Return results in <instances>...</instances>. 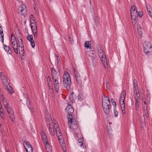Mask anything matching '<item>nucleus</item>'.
Returning a JSON list of instances; mask_svg holds the SVG:
<instances>
[{
    "instance_id": "obj_14",
    "label": "nucleus",
    "mask_w": 152,
    "mask_h": 152,
    "mask_svg": "<svg viewBox=\"0 0 152 152\" xmlns=\"http://www.w3.org/2000/svg\"><path fill=\"white\" fill-rule=\"evenodd\" d=\"M41 138L44 144L48 143L47 136L43 131L41 132Z\"/></svg>"
},
{
    "instance_id": "obj_45",
    "label": "nucleus",
    "mask_w": 152,
    "mask_h": 152,
    "mask_svg": "<svg viewBox=\"0 0 152 152\" xmlns=\"http://www.w3.org/2000/svg\"><path fill=\"white\" fill-rule=\"evenodd\" d=\"M115 108H114V112L115 116L116 117L118 115V112Z\"/></svg>"
},
{
    "instance_id": "obj_43",
    "label": "nucleus",
    "mask_w": 152,
    "mask_h": 152,
    "mask_svg": "<svg viewBox=\"0 0 152 152\" xmlns=\"http://www.w3.org/2000/svg\"><path fill=\"white\" fill-rule=\"evenodd\" d=\"M74 94V93L73 92H72L71 94L69 95V99L71 101H72L73 100V95Z\"/></svg>"
},
{
    "instance_id": "obj_53",
    "label": "nucleus",
    "mask_w": 152,
    "mask_h": 152,
    "mask_svg": "<svg viewBox=\"0 0 152 152\" xmlns=\"http://www.w3.org/2000/svg\"><path fill=\"white\" fill-rule=\"evenodd\" d=\"M31 24V27H33V26H37V24H36V22H35L34 23H32L31 24Z\"/></svg>"
},
{
    "instance_id": "obj_42",
    "label": "nucleus",
    "mask_w": 152,
    "mask_h": 152,
    "mask_svg": "<svg viewBox=\"0 0 152 152\" xmlns=\"http://www.w3.org/2000/svg\"><path fill=\"white\" fill-rule=\"evenodd\" d=\"M111 101L112 104L114 105V108H116V102H115L114 99H111Z\"/></svg>"
},
{
    "instance_id": "obj_54",
    "label": "nucleus",
    "mask_w": 152,
    "mask_h": 152,
    "mask_svg": "<svg viewBox=\"0 0 152 152\" xmlns=\"http://www.w3.org/2000/svg\"><path fill=\"white\" fill-rule=\"evenodd\" d=\"M137 30L141 29V27L140 25L137 24Z\"/></svg>"
},
{
    "instance_id": "obj_46",
    "label": "nucleus",
    "mask_w": 152,
    "mask_h": 152,
    "mask_svg": "<svg viewBox=\"0 0 152 152\" xmlns=\"http://www.w3.org/2000/svg\"><path fill=\"white\" fill-rule=\"evenodd\" d=\"M11 42L12 43L17 42L15 37H13L11 38Z\"/></svg>"
},
{
    "instance_id": "obj_6",
    "label": "nucleus",
    "mask_w": 152,
    "mask_h": 152,
    "mask_svg": "<svg viewBox=\"0 0 152 152\" xmlns=\"http://www.w3.org/2000/svg\"><path fill=\"white\" fill-rule=\"evenodd\" d=\"M144 51L148 56L152 55V45L151 43L148 42H145L143 44Z\"/></svg>"
},
{
    "instance_id": "obj_8",
    "label": "nucleus",
    "mask_w": 152,
    "mask_h": 152,
    "mask_svg": "<svg viewBox=\"0 0 152 152\" xmlns=\"http://www.w3.org/2000/svg\"><path fill=\"white\" fill-rule=\"evenodd\" d=\"M23 144L26 152H33V148L30 142L24 141Z\"/></svg>"
},
{
    "instance_id": "obj_60",
    "label": "nucleus",
    "mask_w": 152,
    "mask_h": 152,
    "mask_svg": "<svg viewBox=\"0 0 152 152\" xmlns=\"http://www.w3.org/2000/svg\"><path fill=\"white\" fill-rule=\"evenodd\" d=\"M52 85H48L49 89H52L53 88V87H51Z\"/></svg>"
},
{
    "instance_id": "obj_24",
    "label": "nucleus",
    "mask_w": 152,
    "mask_h": 152,
    "mask_svg": "<svg viewBox=\"0 0 152 152\" xmlns=\"http://www.w3.org/2000/svg\"><path fill=\"white\" fill-rule=\"evenodd\" d=\"M56 61L57 62V68H59L60 67V59L58 56H55Z\"/></svg>"
},
{
    "instance_id": "obj_16",
    "label": "nucleus",
    "mask_w": 152,
    "mask_h": 152,
    "mask_svg": "<svg viewBox=\"0 0 152 152\" xmlns=\"http://www.w3.org/2000/svg\"><path fill=\"white\" fill-rule=\"evenodd\" d=\"M0 76L2 80V82L4 85L9 83L8 82L7 78L5 77L4 74L3 72H0Z\"/></svg>"
},
{
    "instance_id": "obj_63",
    "label": "nucleus",
    "mask_w": 152,
    "mask_h": 152,
    "mask_svg": "<svg viewBox=\"0 0 152 152\" xmlns=\"http://www.w3.org/2000/svg\"><path fill=\"white\" fill-rule=\"evenodd\" d=\"M13 37H15V36L14 35V34L13 33H12L11 35V38H12Z\"/></svg>"
},
{
    "instance_id": "obj_18",
    "label": "nucleus",
    "mask_w": 152,
    "mask_h": 152,
    "mask_svg": "<svg viewBox=\"0 0 152 152\" xmlns=\"http://www.w3.org/2000/svg\"><path fill=\"white\" fill-rule=\"evenodd\" d=\"M12 46L14 52L17 54H18V45L17 42L12 43Z\"/></svg>"
},
{
    "instance_id": "obj_25",
    "label": "nucleus",
    "mask_w": 152,
    "mask_h": 152,
    "mask_svg": "<svg viewBox=\"0 0 152 152\" xmlns=\"http://www.w3.org/2000/svg\"><path fill=\"white\" fill-rule=\"evenodd\" d=\"M17 39L18 40L19 47H24L23 42L22 39L21 38V37H18Z\"/></svg>"
},
{
    "instance_id": "obj_36",
    "label": "nucleus",
    "mask_w": 152,
    "mask_h": 152,
    "mask_svg": "<svg viewBox=\"0 0 152 152\" xmlns=\"http://www.w3.org/2000/svg\"><path fill=\"white\" fill-rule=\"evenodd\" d=\"M139 100L135 101V109L137 111L139 109Z\"/></svg>"
},
{
    "instance_id": "obj_21",
    "label": "nucleus",
    "mask_w": 152,
    "mask_h": 152,
    "mask_svg": "<svg viewBox=\"0 0 152 152\" xmlns=\"http://www.w3.org/2000/svg\"><path fill=\"white\" fill-rule=\"evenodd\" d=\"M96 48L98 55H101L103 53L104 51L102 49L101 46L100 45H97L96 46Z\"/></svg>"
},
{
    "instance_id": "obj_33",
    "label": "nucleus",
    "mask_w": 152,
    "mask_h": 152,
    "mask_svg": "<svg viewBox=\"0 0 152 152\" xmlns=\"http://www.w3.org/2000/svg\"><path fill=\"white\" fill-rule=\"evenodd\" d=\"M65 111L67 113L69 116V115H72L71 114L73 113L74 110L73 108H72L69 110H65Z\"/></svg>"
},
{
    "instance_id": "obj_44",
    "label": "nucleus",
    "mask_w": 152,
    "mask_h": 152,
    "mask_svg": "<svg viewBox=\"0 0 152 152\" xmlns=\"http://www.w3.org/2000/svg\"><path fill=\"white\" fill-rule=\"evenodd\" d=\"M137 32L139 34V37H141L142 36V31L141 29L137 30Z\"/></svg>"
},
{
    "instance_id": "obj_15",
    "label": "nucleus",
    "mask_w": 152,
    "mask_h": 152,
    "mask_svg": "<svg viewBox=\"0 0 152 152\" xmlns=\"http://www.w3.org/2000/svg\"><path fill=\"white\" fill-rule=\"evenodd\" d=\"M2 44L3 45V48L7 53L12 55V51L10 46L4 44V43H2Z\"/></svg>"
},
{
    "instance_id": "obj_52",
    "label": "nucleus",
    "mask_w": 152,
    "mask_h": 152,
    "mask_svg": "<svg viewBox=\"0 0 152 152\" xmlns=\"http://www.w3.org/2000/svg\"><path fill=\"white\" fill-rule=\"evenodd\" d=\"M143 15V13L142 12V11H140L138 13V15L139 17H142Z\"/></svg>"
},
{
    "instance_id": "obj_47",
    "label": "nucleus",
    "mask_w": 152,
    "mask_h": 152,
    "mask_svg": "<svg viewBox=\"0 0 152 152\" xmlns=\"http://www.w3.org/2000/svg\"><path fill=\"white\" fill-rule=\"evenodd\" d=\"M73 108L72 106L70 104H68L65 109V110H67Z\"/></svg>"
},
{
    "instance_id": "obj_59",
    "label": "nucleus",
    "mask_w": 152,
    "mask_h": 152,
    "mask_svg": "<svg viewBox=\"0 0 152 152\" xmlns=\"http://www.w3.org/2000/svg\"><path fill=\"white\" fill-rule=\"evenodd\" d=\"M70 43L71 44V45H72L73 44V39H72V40H70Z\"/></svg>"
},
{
    "instance_id": "obj_20",
    "label": "nucleus",
    "mask_w": 152,
    "mask_h": 152,
    "mask_svg": "<svg viewBox=\"0 0 152 152\" xmlns=\"http://www.w3.org/2000/svg\"><path fill=\"white\" fill-rule=\"evenodd\" d=\"M4 35L3 32V29L1 28V25L0 24V40L3 43L4 42Z\"/></svg>"
},
{
    "instance_id": "obj_5",
    "label": "nucleus",
    "mask_w": 152,
    "mask_h": 152,
    "mask_svg": "<svg viewBox=\"0 0 152 152\" xmlns=\"http://www.w3.org/2000/svg\"><path fill=\"white\" fill-rule=\"evenodd\" d=\"M133 90H134V96L135 101H139L138 99L139 98L140 95L139 91V88L137 85V80L134 79L133 81Z\"/></svg>"
},
{
    "instance_id": "obj_10",
    "label": "nucleus",
    "mask_w": 152,
    "mask_h": 152,
    "mask_svg": "<svg viewBox=\"0 0 152 152\" xmlns=\"http://www.w3.org/2000/svg\"><path fill=\"white\" fill-rule=\"evenodd\" d=\"M27 11V9L26 7L24 4L20 5L18 9V13H21V14L23 15L24 16L26 15Z\"/></svg>"
},
{
    "instance_id": "obj_27",
    "label": "nucleus",
    "mask_w": 152,
    "mask_h": 152,
    "mask_svg": "<svg viewBox=\"0 0 152 152\" xmlns=\"http://www.w3.org/2000/svg\"><path fill=\"white\" fill-rule=\"evenodd\" d=\"M10 112V114H9L10 115H10V119L11 120V121L13 122H14L15 121V116L14 115V113H13V111L12 110V112L10 111H9Z\"/></svg>"
},
{
    "instance_id": "obj_32",
    "label": "nucleus",
    "mask_w": 152,
    "mask_h": 152,
    "mask_svg": "<svg viewBox=\"0 0 152 152\" xmlns=\"http://www.w3.org/2000/svg\"><path fill=\"white\" fill-rule=\"evenodd\" d=\"M78 99L80 101L83 100L85 98V96L82 93H80L78 96Z\"/></svg>"
},
{
    "instance_id": "obj_34",
    "label": "nucleus",
    "mask_w": 152,
    "mask_h": 152,
    "mask_svg": "<svg viewBox=\"0 0 152 152\" xmlns=\"http://www.w3.org/2000/svg\"><path fill=\"white\" fill-rule=\"evenodd\" d=\"M3 110L2 108H0V115L2 119H4L5 116L3 113Z\"/></svg>"
},
{
    "instance_id": "obj_23",
    "label": "nucleus",
    "mask_w": 152,
    "mask_h": 152,
    "mask_svg": "<svg viewBox=\"0 0 152 152\" xmlns=\"http://www.w3.org/2000/svg\"><path fill=\"white\" fill-rule=\"evenodd\" d=\"M56 132L57 136L58 137V139L59 140V137L61 136L62 134L60 130V128L59 127L57 126L56 129Z\"/></svg>"
},
{
    "instance_id": "obj_29",
    "label": "nucleus",
    "mask_w": 152,
    "mask_h": 152,
    "mask_svg": "<svg viewBox=\"0 0 152 152\" xmlns=\"http://www.w3.org/2000/svg\"><path fill=\"white\" fill-rule=\"evenodd\" d=\"M24 47H19V50L20 52V55L22 56H24Z\"/></svg>"
},
{
    "instance_id": "obj_49",
    "label": "nucleus",
    "mask_w": 152,
    "mask_h": 152,
    "mask_svg": "<svg viewBox=\"0 0 152 152\" xmlns=\"http://www.w3.org/2000/svg\"><path fill=\"white\" fill-rule=\"evenodd\" d=\"M74 72L75 76V77H76L79 76L78 72H77V71L75 69H74Z\"/></svg>"
},
{
    "instance_id": "obj_38",
    "label": "nucleus",
    "mask_w": 152,
    "mask_h": 152,
    "mask_svg": "<svg viewBox=\"0 0 152 152\" xmlns=\"http://www.w3.org/2000/svg\"><path fill=\"white\" fill-rule=\"evenodd\" d=\"M49 130L50 134L52 135H54L55 134L54 127L52 128L49 129Z\"/></svg>"
},
{
    "instance_id": "obj_48",
    "label": "nucleus",
    "mask_w": 152,
    "mask_h": 152,
    "mask_svg": "<svg viewBox=\"0 0 152 152\" xmlns=\"http://www.w3.org/2000/svg\"><path fill=\"white\" fill-rule=\"evenodd\" d=\"M91 59L92 60V61L93 62V63L94 64H95L96 63V58L95 57H94V56L93 57H91Z\"/></svg>"
},
{
    "instance_id": "obj_11",
    "label": "nucleus",
    "mask_w": 152,
    "mask_h": 152,
    "mask_svg": "<svg viewBox=\"0 0 152 152\" xmlns=\"http://www.w3.org/2000/svg\"><path fill=\"white\" fill-rule=\"evenodd\" d=\"M99 56L101 59L102 62L104 65L105 68L106 69L107 68L108 66L105 55L103 53L102 54V55H99Z\"/></svg>"
},
{
    "instance_id": "obj_37",
    "label": "nucleus",
    "mask_w": 152,
    "mask_h": 152,
    "mask_svg": "<svg viewBox=\"0 0 152 152\" xmlns=\"http://www.w3.org/2000/svg\"><path fill=\"white\" fill-rule=\"evenodd\" d=\"M145 6L148 12L149 11L150 12V11L152 10L151 7L149 4H146Z\"/></svg>"
},
{
    "instance_id": "obj_2",
    "label": "nucleus",
    "mask_w": 152,
    "mask_h": 152,
    "mask_svg": "<svg viewBox=\"0 0 152 152\" xmlns=\"http://www.w3.org/2000/svg\"><path fill=\"white\" fill-rule=\"evenodd\" d=\"M102 105L104 113L108 115L110 113V102L109 98L104 95L102 98Z\"/></svg>"
},
{
    "instance_id": "obj_17",
    "label": "nucleus",
    "mask_w": 152,
    "mask_h": 152,
    "mask_svg": "<svg viewBox=\"0 0 152 152\" xmlns=\"http://www.w3.org/2000/svg\"><path fill=\"white\" fill-rule=\"evenodd\" d=\"M3 102L4 105L5 107L6 108V109L7 111V113L8 114H10V112L9 111H10L12 112V109H11L10 107H9L8 104L6 101V100H5V101H2Z\"/></svg>"
},
{
    "instance_id": "obj_13",
    "label": "nucleus",
    "mask_w": 152,
    "mask_h": 152,
    "mask_svg": "<svg viewBox=\"0 0 152 152\" xmlns=\"http://www.w3.org/2000/svg\"><path fill=\"white\" fill-rule=\"evenodd\" d=\"M27 39L30 42V45L32 48L35 47V42L33 40V37L32 35H28L26 37Z\"/></svg>"
},
{
    "instance_id": "obj_7",
    "label": "nucleus",
    "mask_w": 152,
    "mask_h": 152,
    "mask_svg": "<svg viewBox=\"0 0 152 152\" xmlns=\"http://www.w3.org/2000/svg\"><path fill=\"white\" fill-rule=\"evenodd\" d=\"M130 15L132 20H133L135 21L137 20L138 18L137 10L136 7L134 6H131Z\"/></svg>"
},
{
    "instance_id": "obj_61",
    "label": "nucleus",
    "mask_w": 152,
    "mask_h": 152,
    "mask_svg": "<svg viewBox=\"0 0 152 152\" xmlns=\"http://www.w3.org/2000/svg\"><path fill=\"white\" fill-rule=\"evenodd\" d=\"M81 147H82L83 148H86V146H85L84 145H82V146H81Z\"/></svg>"
},
{
    "instance_id": "obj_28",
    "label": "nucleus",
    "mask_w": 152,
    "mask_h": 152,
    "mask_svg": "<svg viewBox=\"0 0 152 152\" xmlns=\"http://www.w3.org/2000/svg\"><path fill=\"white\" fill-rule=\"evenodd\" d=\"M45 118H46L47 122L52 121L50 115L48 113H46L45 115Z\"/></svg>"
},
{
    "instance_id": "obj_19",
    "label": "nucleus",
    "mask_w": 152,
    "mask_h": 152,
    "mask_svg": "<svg viewBox=\"0 0 152 152\" xmlns=\"http://www.w3.org/2000/svg\"><path fill=\"white\" fill-rule=\"evenodd\" d=\"M4 86L6 87L8 92H10V94H12L14 92L12 88L10 85V83H7Z\"/></svg>"
},
{
    "instance_id": "obj_55",
    "label": "nucleus",
    "mask_w": 152,
    "mask_h": 152,
    "mask_svg": "<svg viewBox=\"0 0 152 152\" xmlns=\"http://www.w3.org/2000/svg\"><path fill=\"white\" fill-rule=\"evenodd\" d=\"M148 12L149 14L150 17L151 18H152V10L151 11H150V12L149 11Z\"/></svg>"
},
{
    "instance_id": "obj_57",
    "label": "nucleus",
    "mask_w": 152,
    "mask_h": 152,
    "mask_svg": "<svg viewBox=\"0 0 152 152\" xmlns=\"http://www.w3.org/2000/svg\"><path fill=\"white\" fill-rule=\"evenodd\" d=\"M1 99L2 101H5V100H6V99H5L4 97V95L3 94L1 95Z\"/></svg>"
},
{
    "instance_id": "obj_62",
    "label": "nucleus",
    "mask_w": 152,
    "mask_h": 152,
    "mask_svg": "<svg viewBox=\"0 0 152 152\" xmlns=\"http://www.w3.org/2000/svg\"><path fill=\"white\" fill-rule=\"evenodd\" d=\"M134 20V21H132V24H133V25H135V23H136L135 21L136 20H135V21Z\"/></svg>"
},
{
    "instance_id": "obj_58",
    "label": "nucleus",
    "mask_w": 152,
    "mask_h": 152,
    "mask_svg": "<svg viewBox=\"0 0 152 152\" xmlns=\"http://www.w3.org/2000/svg\"><path fill=\"white\" fill-rule=\"evenodd\" d=\"M30 24L36 22L35 20H30Z\"/></svg>"
},
{
    "instance_id": "obj_50",
    "label": "nucleus",
    "mask_w": 152,
    "mask_h": 152,
    "mask_svg": "<svg viewBox=\"0 0 152 152\" xmlns=\"http://www.w3.org/2000/svg\"><path fill=\"white\" fill-rule=\"evenodd\" d=\"M107 133L109 134H111L112 129L111 128H107Z\"/></svg>"
},
{
    "instance_id": "obj_26",
    "label": "nucleus",
    "mask_w": 152,
    "mask_h": 152,
    "mask_svg": "<svg viewBox=\"0 0 152 152\" xmlns=\"http://www.w3.org/2000/svg\"><path fill=\"white\" fill-rule=\"evenodd\" d=\"M51 70L52 77L58 76L57 75V72L53 67H52L51 68Z\"/></svg>"
},
{
    "instance_id": "obj_31",
    "label": "nucleus",
    "mask_w": 152,
    "mask_h": 152,
    "mask_svg": "<svg viewBox=\"0 0 152 152\" xmlns=\"http://www.w3.org/2000/svg\"><path fill=\"white\" fill-rule=\"evenodd\" d=\"M90 43L91 42L89 41H87L85 42V46L86 48L88 49L90 48V49H91V48H90Z\"/></svg>"
},
{
    "instance_id": "obj_1",
    "label": "nucleus",
    "mask_w": 152,
    "mask_h": 152,
    "mask_svg": "<svg viewBox=\"0 0 152 152\" xmlns=\"http://www.w3.org/2000/svg\"><path fill=\"white\" fill-rule=\"evenodd\" d=\"M68 119L69 127L73 130L75 136L78 138V134L79 130L78 128V126L76 120L72 115L69 116Z\"/></svg>"
},
{
    "instance_id": "obj_12",
    "label": "nucleus",
    "mask_w": 152,
    "mask_h": 152,
    "mask_svg": "<svg viewBox=\"0 0 152 152\" xmlns=\"http://www.w3.org/2000/svg\"><path fill=\"white\" fill-rule=\"evenodd\" d=\"M52 78L55 90L57 92H58L59 91V83L58 81V77L57 76L53 77Z\"/></svg>"
},
{
    "instance_id": "obj_41",
    "label": "nucleus",
    "mask_w": 152,
    "mask_h": 152,
    "mask_svg": "<svg viewBox=\"0 0 152 152\" xmlns=\"http://www.w3.org/2000/svg\"><path fill=\"white\" fill-rule=\"evenodd\" d=\"M76 77V78L77 81L78 83L81 84V80L80 77L79 76Z\"/></svg>"
},
{
    "instance_id": "obj_4",
    "label": "nucleus",
    "mask_w": 152,
    "mask_h": 152,
    "mask_svg": "<svg viewBox=\"0 0 152 152\" xmlns=\"http://www.w3.org/2000/svg\"><path fill=\"white\" fill-rule=\"evenodd\" d=\"M126 96V91L124 90L123 91L121 96L120 99V104L121 109L122 113L124 114L126 113L124 99Z\"/></svg>"
},
{
    "instance_id": "obj_9",
    "label": "nucleus",
    "mask_w": 152,
    "mask_h": 152,
    "mask_svg": "<svg viewBox=\"0 0 152 152\" xmlns=\"http://www.w3.org/2000/svg\"><path fill=\"white\" fill-rule=\"evenodd\" d=\"M24 96L26 100V104L30 110V111L31 113H33L34 112V110L33 106L31 104L30 99V98L26 94H24Z\"/></svg>"
},
{
    "instance_id": "obj_39",
    "label": "nucleus",
    "mask_w": 152,
    "mask_h": 152,
    "mask_svg": "<svg viewBox=\"0 0 152 152\" xmlns=\"http://www.w3.org/2000/svg\"><path fill=\"white\" fill-rule=\"evenodd\" d=\"M31 29L33 33L37 32V26L31 27Z\"/></svg>"
},
{
    "instance_id": "obj_40",
    "label": "nucleus",
    "mask_w": 152,
    "mask_h": 152,
    "mask_svg": "<svg viewBox=\"0 0 152 152\" xmlns=\"http://www.w3.org/2000/svg\"><path fill=\"white\" fill-rule=\"evenodd\" d=\"M47 80L48 82V85H52V81L50 77L48 76L47 77Z\"/></svg>"
},
{
    "instance_id": "obj_3",
    "label": "nucleus",
    "mask_w": 152,
    "mask_h": 152,
    "mask_svg": "<svg viewBox=\"0 0 152 152\" xmlns=\"http://www.w3.org/2000/svg\"><path fill=\"white\" fill-rule=\"evenodd\" d=\"M63 86L64 88L67 90L70 89L71 84V79L68 72L64 73L63 76Z\"/></svg>"
},
{
    "instance_id": "obj_22",
    "label": "nucleus",
    "mask_w": 152,
    "mask_h": 152,
    "mask_svg": "<svg viewBox=\"0 0 152 152\" xmlns=\"http://www.w3.org/2000/svg\"><path fill=\"white\" fill-rule=\"evenodd\" d=\"M44 145H45L47 152H52L51 147L48 143L44 144Z\"/></svg>"
},
{
    "instance_id": "obj_56",
    "label": "nucleus",
    "mask_w": 152,
    "mask_h": 152,
    "mask_svg": "<svg viewBox=\"0 0 152 152\" xmlns=\"http://www.w3.org/2000/svg\"><path fill=\"white\" fill-rule=\"evenodd\" d=\"M30 20H34V17L33 15H31L30 16Z\"/></svg>"
},
{
    "instance_id": "obj_51",
    "label": "nucleus",
    "mask_w": 152,
    "mask_h": 152,
    "mask_svg": "<svg viewBox=\"0 0 152 152\" xmlns=\"http://www.w3.org/2000/svg\"><path fill=\"white\" fill-rule=\"evenodd\" d=\"M34 38H37V32L33 33Z\"/></svg>"
},
{
    "instance_id": "obj_30",
    "label": "nucleus",
    "mask_w": 152,
    "mask_h": 152,
    "mask_svg": "<svg viewBox=\"0 0 152 152\" xmlns=\"http://www.w3.org/2000/svg\"><path fill=\"white\" fill-rule=\"evenodd\" d=\"M47 125H48V127L49 129L53 128V123L52 121L47 122Z\"/></svg>"
},
{
    "instance_id": "obj_35",
    "label": "nucleus",
    "mask_w": 152,
    "mask_h": 152,
    "mask_svg": "<svg viewBox=\"0 0 152 152\" xmlns=\"http://www.w3.org/2000/svg\"><path fill=\"white\" fill-rule=\"evenodd\" d=\"M78 143L80 144V146H82L84 142L83 138L81 137L78 140Z\"/></svg>"
},
{
    "instance_id": "obj_64",
    "label": "nucleus",
    "mask_w": 152,
    "mask_h": 152,
    "mask_svg": "<svg viewBox=\"0 0 152 152\" xmlns=\"http://www.w3.org/2000/svg\"><path fill=\"white\" fill-rule=\"evenodd\" d=\"M23 56H21V59L22 60H24V57H23Z\"/></svg>"
}]
</instances>
